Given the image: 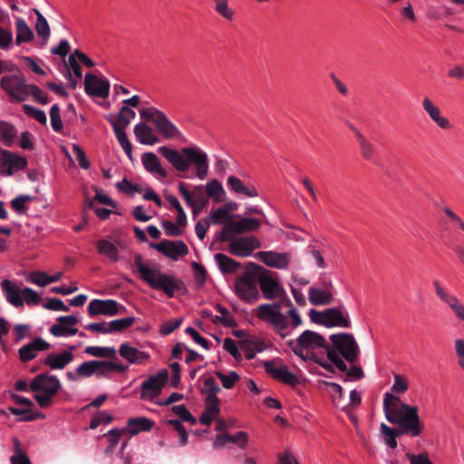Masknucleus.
<instances>
[{"instance_id":"nucleus-59","label":"nucleus","mask_w":464,"mask_h":464,"mask_svg":"<svg viewBox=\"0 0 464 464\" xmlns=\"http://www.w3.org/2000/svg\"><path fill=\"white\" fill-rule=\"evenodd\" d=\"M171 411L179 417V420L189 422L191 425L196 424L197 420L191 415L185 405H175L171 408Z\"/></svg>"},{"instance_id":"nucleus-1","label":"nucleus","mask_w":464,"mask_h":464,"mask_svg":"<svg viewBox=\"0 0 464 464\" xmlns=\"http://www.w3.org/2000/svg\"><path fill=\"white\" fill-rule=\"evenodd\" d=\"M383 411L388 421L399 425L398 430L385 423L380 426L382 441L389 448L397 447L396 438L400 435L418 437L422 433L424 425L419 416L417 406L404 403L398 396L386 392L383 397Z\"/></svg>"},{"instance_id":"nucleus-48","label":"nucleus","mask_w":464,"mask_h":464,"mask_svg":"<svg viewBox=\"0 0 464 464\" xmlns=\"http://www.w3.org/2000/svg\"><path fill=\"white\" fill-rule=\"evenodd\" d=\"M206 190L209 197L213 198L216 201L220 202L224 199L225 190L220 182L213 179L207 183Z\"/></svg>"},{"instance_id":"nucleus-55","label":"nucleus","mask_w":464,"mask_h":464,"mask_svg":"<svg viewBox=\"0 0 464 464\" xmlns=\"http://www.w3.org/2000/svg\"><path fill=\"white\" fill-rule=\"evenodd\" d=\"M409 389V382L407 379L401 374H394V382L391 388V394L396 396L395 394H402L406 392Z\"/></svg>"},{"instance_id":"nucleus-46","label":"nucleus","mask_w":464,"mask_h":464,"mask_svg":"<svg viewBox=\"0 0 464 464\" xmlns=\"http://www.w3.org/2000/svg\"><path fill=\"white\" fill-rule=\"evenodd\" d=\"M237 218L235 215H230L228 209L221 207L210 212L208 219L211 224H222L226 226L230 220Z\"/></svg>"},{"instance_id":"nucleus-15","label":"nucleus","mask_w":464,"mask_h":464,"mask_svg":"<svg viewBox=\"0 0 464 464\" xmlns=\"http://www.w3.org/2000/svg\"><path fill=\"white\" fill-rule=\"evenodd\" d=\"M26 166L27 160L24 157L7 150L0 151V174L2 176H12L25 169Z\"/></svg>"},{"instance_id":"nucleus-36","label":"nucleus","mask_w":464,"mask_h":464,"mask_svg":"<svg viewBox=\"0 0 464 464\" xmlns=\"http://www.w3.org/2000/svg\"><path fill=\"white\" fill-rule=\"evenodd\" d=\"M321 387H324V389L329 393V395L332 398L333 403L338 407V408H344V405L343 404V388L340 384L335 382H322L320 383Z\"/></svg>"},{"instance_id":"nucleus-11","label":"nucleus","mask_w":464,"mask_h":464,"mask_svg":"<svg viewBox=\"0 0 464 464\" xmlns=\"http://www.w3.org/2000/svg\"><path fill=\"white\" fill-rule=\"evenodd\" d=\"M258 286V279L250 273H246L236 280L235 292L241 300L253 304L260 299Z\"/></svg>"},{"instance_id":"nucleus-14","label":"nucleus","mask_w":464,"mask_h":464,"mask_svg":"<svg viewBox=\"0 0 464 464\" xmlns=\"http://www.w3.org/2000/svg\"><path fill=\"white\" fill-rule=\"evenodd\" d=\"M264 367L266 372L276 381L290 386H295L299 383L298 377L291 372L286 364L280 359L266 361Z\"/></svg>"},{"instance_id":"nucleus-30","label":"nucleus","mask_w":464,"mask_h":464,"mask_svg":"<svg viewBox=\"0 0 464 464\" xmlns=\"http://www.w3.org/2000/svg\"><path fill=\"white\" fill-rule=\"evenodd\" d=\"M220 412V401L218 398H205V411L199 417V421L203 425H210L216 420Z\"/></svg>"},{"instance_id":"nucleus-54","label":"nucleus","mask_w":464,"mask_h":464,"mask_svg":"<svg viewBox=\"0 0 464 464\" xmlns=\"http://www.w3.org/2000/svg\"><path fill=\"white\" fill-rule=\"evenodd\" d=\"M219 392L220 388L214 378L209 377L204 380L201 392L205 395V398H218L217 394Z\"/></svg>"},{"instance_id":"nucleus-64","label":"nucleus","mask_w":464,"mask_h":464,"mask_svg":"<svg viewBox=\"0 0 464 464\" xmlns=\"http://www.w3.org/2000/svg\"><path fill=\"white\" fill-rule=\"evenodd\" d=\"M22 295L23 302L24 301L29 305H34L40 302V296L37 292L30 287L23 289Z\"/></svg>"},{"instance_id":"nucleus-49","label":"nucleus","mask_w":464,"mask_h":464,"mask_svg":"<svg viewBox=\"0 0 464 464\" xmlns=\"http://www.w3.org/2000/svg\"><path fill=\"white\" fill-rule=\"evenodd\" d=\"M34 11L37 15V21L35 25L37 34L39 35V37L43 38L44 44H46L50 36V27L48 22L38 10Z\"/></svg>"},{"instance_id":"nucleus-57","label":"nucleus","mask_w":464,"mask_h":464,"mask_svg":"<svg viewBox=\"0 0 464 464\" xmlns=\"http://www.w3.org/2000/svg\"><path fill=\"white\" fill-rule=\"evenodd\" d=\"M13 441L15 448V454L10 459L11 464H32L27 455L21 450L18 439L14 438Z\"/></svg>"},{"instance_id":"nucleus-7","label":"nucleus","mask_w":464,"mask_h":464,"mask_svg":"<svg viewBox=\"0 0 464 464\" xmlns=\"http://www.w3.org/2000/svg\"><path fill=\"white\" fill-rule=\"evenodd\" d=\"M308 315L313 323L324 325L328 328H350L352 325L350 314L343 304L328 308L324 311L310 309Z\"/></svg>"},{"instance_id":"nucleus-23","label":"nucleus","mask_w":464,"mask_h":464,"mask_svg":"<svg viewBox=\"0 0 464 464\" xmlns=\"http://www.w3.org/2000/svg\"><path fill=\"white\" fill-rule=\"evenodd\" d=\"M96 247L98 254L105 256L110 262L116 263L124 260V258L120 256L119 250H124L125 246L120 240L112 242L106 238H101L96 242Z\"/></svg>"},{"instance_id":"nucleus-12","label":"nucleus","mask_w":464,"mask_h":464,"mask_svg":"<svg viewBox=\"0 0 464 464\" xmlns=\"http://www.w3.org/2000/svg\"><path fill=\"white\" fill-rule=\"evenodd\" d=\"M436 295L452 313L454 317L462 324L464 329V302L455 294L444 288L437 280L432 283Z\"/></svg>"},{"instance_id":"nucleus-37","label":"nucleus","mask_w":464,"mask_h":464,"mask_svg":"<svg viewBox=\"0 0 464 464\" xmlns=\"http://www.w3.org/2000/svg\"><path fill=\"white\" fill-rule=\"evenodd\" d=\"M117 119L118 118H109V121L113 128L114 133L122 150L129 157H130L132 152L131 143L128 140L125 130H123L121 126L117 122Z\"/></svg>"},{"instance_id":"nucleus-52","label":"nucleus","mask_w":464,"mask_h":464,"mask_svg":"<svg viewBox=\"0 0 464 464\" xmlns=\"http://www.w3.org/2000/svg\"><path fill=\"white\" fill-rule=\"evenodd\" d=\"M135 322V318L133 316H129L125 318H120L111 321L109 324V330H111V334L121 332L129 327H130Z\"/></svg>"},{"instance_id":"nucleus-27","label":"nucleus","mask_w":464,"mask_h":464,"mask_svg":"<svg viewBox=\"0 0 464 464\" xmlns=\"http://www.w3.org/2000/svg\"><path fill=\"white\" fill-rule=\"evenodd\" d=\"M119 353L130 364H141L150 358L148 353L137 349L129 343H123L120 345Z\"/></svg>"},{"instance_id":"nucleus-5","label":"nucleus","mask_w":464,"mask_h":464,"mask_svg":"<svg viewBox=\"0 0 464 464\" xmlns=\"http://www.w3.org/2000/svg\"><path fill=\"white\" fill-rule=\"evenodd\" d=\"M334 350H328V359L340 371H347V366L341 354L347 362L354 363L358 358L360 348L352 334H337L331 335Z\"/></svg>"},{"instance_id":"nucleus-17","label":"nucleus","mask_w":464,"mask_h":464,"mask_svg":"<svg viewBox=\"0 0 464 464\" xmlns=\"http://www.w3.org/2000/svg\"><path fill=\"white\" fill-rule=\"evenodd\" d=\"M227 251L233 256L246 257L252 255L253 251L261 246L260 241L254 236L241 237L229 240Z\"/></svg>"},{"instance_id":"nucleus-40","label":"nucleus","mask_w":464,"mask_h":464,"mask_svg":"<svg viewBox=\"0 0 464 464\" xmlns=\"http://www.w3.org/2000/svg\"><path fill=\"white\" fill-rule=\"evenodd\" d=\"M16 26V43L17 44H21L24 42H30L34 38V34L26 21L18 17L15 20Z\"/></svg>"},{"instance_id":"nucleus-20","label":"nucleus","mask_w":464,"mask_h":464,"mask_svg":"<svg viewBox=\"0 0 464 464\" xmlns=\"http://www.w3.org/2000/svg\"><path fill=\"white\" fill-rule=\"evenodd\" d=\"M258 285L264 298L266 300L283 299L286 295L279 280L270 275L259 276Z\"/></svg>"},{"instance_id":"nucleus-56","label":"nucleus","mask_w":464,"mask_h":464,"mask_svg":"<svg viewBox=\"0 0 464 464\" xmlns=\"http://www.w3.org/2000/svg\"><path fill=\"white\" fill-rule=\"evenodd\" d=\"M216 375L220 380L222 386L225 389H231L235 383L239 381V375L234 371H231L228 373L216 372Z\"/></svg>"},{"instance_id":"nucleus-43","label":"nucleus","mask_w":464,"mask_h":464,"mask_svg":"<svg viewBox=\"0 0 464 464\" xmlns=\"http://www.w3.org/2000/svg\"><path fill=\"white\" fill-rule=\"evenodd\" d=\"M153 422L146 417L131 418L128 420L130 434L135 435L140 431H148L152 428Z\"/></svg>"},{"instance_id":"nucleus-45","label":"nucleus","mask_w":464,"mask_h":464,"mask_svg":"<svg viewBox=\"0 0 464 464\" xmlns=\"http://www.w3.org/2000/svg\"><path fill=\"white\" fill-rule=\"evenodd\" d=\"M96 374L98 376H106L112 372H122L126 367L121 363L111 361H97Z\"/></svg>"},{"instance_id":"nucleus-32","label":"nucleus","mask_w":464,"mask_h":464,"mask_svg":"<svg viewBox=\"0 0 464 464\" xmlns=\"http://www.w3.org/2000/svg\"><path fill=\"white\" fill-rule=\"evenodd\" d=\"M97 361H88L79 365L74 372H67L66 377L72 382H76L81 378H88L96 374Z\"/></svg>"},{"instance_id":"nucleus-8","label":"nucleus","mask_w":464,"mask_h":464,"mask_svg":"<svg viewBox=\"0 0 464 464\" xmlns=\"http://www.w3.org/2000/svg\"><path fill=\"white\" fill-rule=\"evenodd\" d=\"M325 343L323 336L311 330L304 331L296 339L287 343L294 353L304 361L312 359L314 352L324 348Z\"/></svg>"},{"instance_id":"nucleus-9","label":"nucleus","mask_w":464,"mask_h":464,"mask_svg":"<svg viewBox=\"0 0 464 464\" xmlns=\"http://www.w3.org/2000/svg\"><path fill=\"white\" fill-rule=\"evenodd\" d=\"M133 109H137L140 116H166L170 111H161L150 101L142 100L139 95H133L122 101V106L117 116H136Z\"/></svg>"},{"instance_id":"nucleus-25","label":"nucleus","mask_w":464,"mask_h":464,"mask_svg":"<svg viewBox=\"0 0 464 464\" xmlns=\"http://www.w3.org/2000/svg\"><path fill=\"white\" fill-rule=\"evenodd\" d=\"M84 82L85 90L88 94L99 98H105L109 95L110 83L108 80L87 73Z\"/></svg>"},{"instance_id":"nucleus-31","label":"nucleus","mask_w":464,"mask_h":464,"mask_svg":"<svg viewBox=\"0 0 464 464\" xmlns=\"http://www.w3.org/2000/svg\"><path fill=\"white\" fill-rule=\"evenodd\" d=\"M228 442L237 444L240 449H245L248 443V435L245 431H238L235 435H218L213 445L215 448H221Z\"/></svg>"},{"instance_id":"nucleus-35","label":"nucleus","mask_w":464,"mask_h":464,"mask_svg":"<svg viewBox=\"0 0 464 464\" xmlns=\"http://www.w3.org/2000/svg\"><path fill=\"white\" fill-rule=\"evenodd\" d=\"M214 259L222 274H233L237 272L240 266L238 262L228 257L225 254L217 253L214 256Z\"/></svg>"},{"instance_id":"nucleus-19","label":"nucleus","mask_w":464,"mask_h":464,"mask_svg":"<svg viewBox=\"0 0 464 464\" xmlns=\"http://www.w3.org/2000/svg\"><path fill=\"white\" fill-rule=\"evenodd\" d=\"M151 246L158 252L173 261H178L181 257L188 255V247L182 240H162L152 244Z\"/></svg>"},{"instance_id":"nucleus-60","label":"nucleus","mask_w":464,"mask_h":464,"mask_svg":"<svg viewBox=\"0 0 464 464\" xmlns=\"http://www.w3.org/2000/svg\"><path fill=\"white\" fill-rule=\"evenodd\" d=\"M161 227L169 237H179L184 233L183 227L170 220H163L161 222Z\"/></svg>"},{"instance_id":"nucleus-18","label":"nucleus","mask_w":464,"mask_h":464,"mask_svg":"<svg viewBox=\"0 0 464 464\" xmlns=\"http://www.w3.org/2000/svg\"><path fill=\"white\" fill-rule=\"evenodd\" d=\"M336 295L331 280L323 282L322 285H313L308 289L309 302L314 305L330 304Z\"/></svg>"},{"instance_id":"nucleus-50","label":"nucleus","mask_w":464,"mask_h":464,"mask_svg":"<svg viewBox=\"0 0 464 464\" xmlns=\"http://www.w3.org/2000/svg\"><path fill=\"white\" fill-rule=\"evenodd\" d=\"M34 197L30 195H20L11 200V206L18 215L25 214L27 204L32 202Z\"/></svg>"},{"instance_id":"nucleus-61","label":"nucleus","mask_w":464,"mask_h":464,"mask_svg":"<svg viewBox=\"0 0 464 464\" xmlns=\"http://www.w3.org/2000/svg\"><path fill=\"white\" fill-rule=\"evenodd\" d=\"M410 464H434L427 452H420L418 454L407 452L405 454Z\"/></svg>"},{"instance_id":"nucleus-2","label":"nucleus","mask_w":464,"mask_h":464,"mask_svg":"<svg viewBox=\"0 0 464 464\" xmlns=\"http://www.w3.org/2000/svg\"><path fill=\"white\" fill-rule=\"evenodd\" d=\"M253 314L283 339L303 324L301 314L290 300L258 304Z\"/></svg>"},{"instance_id":"nucleus-42","label":"nucleus","mask_w":464,"mask_h":464,"mask_svg":"<svg viewBox=\"0 0 464 464\" xmlns=\"http://www.w3.org/2000/svg\"><path fill=\"white\" fill-rule=\"evenodd\" d=\"M17 135V130L11 123L0 121V141L10 147L13 145L14 139Z\"/></svg>"},{"instance_id":"nucleus-33","label":"nucleus","mask_w":464,"mask_h":464,"mask_svg":"<svg viewBox=\"0 0 464 464\" xmlns=\"http://www.w3.org/2000/svg\"><path fill=\"white\" fill-rule=\"evenodd\" d=\"M228 188L237 194H243L249 198H255L258 196L256 188L253 186H246L244 183L235 176H229L227 179Z\"/></svg>"},{"instance_id":"nucleus-24","label":"nucleus","mask_w":464,"mask_h":464,"mask_svg":"<svg viewBox=\"0 0 464 464\" xmlns=\"http://www.w3.org/2000/svg\"><path fill=\"white\" fill-rule=\"evenodd\" d=\"M256 256L269 267L286 269L291 261L290 253H277L275 251H259Z\"/></svg>"},{"instance_id":"nucleus-51","label":"nucleus","mask_w":464,"mask_h":464,"mask_svg":"<svg viewBox=\"0 0 464 464\" xmlns=\"http://www.w3.org/2000/svg\"><path fill=\"white\" fill-rule=\"evenodd\" d=\"M215 3L214 9L220 16L231 21L234 18V11L228 5V0H212Z\"/></svg>"},{"instance_id":"nucleus-22","label":"nucleus","mask_w":464,"mask_h":464,"mask_svg":"<svg viewBox=\"0 0 464 464\" xmlns=\"http://www.w3.org/2000/svg\"><path fill=\"white\" fill-rule=\"evenodd\" d=\"M57 323L50 327V333L54 337H69L78 334L76 324L79 318L76 315L59 316Z\"/></svg>"},{"instance_id":"nucleus-41","label":"nucleus","mask_w":464,"mask_h":464,"mask_svg":"<svg viewBox=\"0 0 464 464\" xmlns=\"http://www.w3.org/2000/svg\"><path fill=\"white\" fill-rule=\"evenodd\" d=\"M67 67L68 68L64 75L70 81L72 87L74 89L76 87L77 81L82 78V68L79 65L77 59H74V55L69 56Z\"/></svg>"},{"instance_id":"nucleus-63","label":"nucleus","mask_w":464,"mask_h":464,"mask_svg":"<svg viewBox=\"0 0 464 464\" xmlns=\"http://www.w3.org/2000/svg\"><path fill=\"white\" fill-rule=\"evenodd\" d=\"M454 352L459 366L464 371V339L457 338L454 341Z\"/></svg>"},{"instance_id":"nucleus-38","label":"nucleus","mask_w":464,"mask_h":464,"mask_svg":"<svg viewBox=\"0 0 464 464\" xmlns=\"http://www.w3.org/2000/svg\"><path fill=\"white\" fill-rule=\"evenodd\" d=\"M154 123L158 130L167 139H174L179 136L178 128L168 118H154Z\"/></svg>"},{"instance_id":"nucleus-4","label":"nucleus","mask_w":464,"mask_h":464,"mask_svg":"<svg viewBox=\"0 0 464 464\" xmlns=\"http://www.w3.org/2000/svg\"><path fill=\"white\" fill-rule=\"evenodd\" d=\"M134 266L140 278L152 289L164 292L169 297H173L176 290L179 288L181 281L175 276L162 273L157 266H150L144 262L143 256L137 254L134 256Z\"/></svg>"},{"instance_id":"nucleus-62","label":"nucleus","mask_w":464,"mask_h":464,"mask_svg":"<svg viewBox=\"0 0 464 464\" xmlns=\"http://www.w3.org/2000/svg\"><path fill=\"white\" fill-rule=\"evenodd\" d=\"M28 281L38 286H45L50 284L49 276L44 272L39 271L31 273Z\"/></svg>"},{"instance_id":"nucleus-21","label":"nucleus","mask_w":464,"mask_h":464,"mask_svg":"<svg viewBox=\"0 0 464 464\" xmlns=\"http://www.w3.org/2000/svg\"><path fill=\"white\" fill-rule=\"evenodd\" d=\"M122 310H125V307L113 299H93L88 304V313L91 316L99 314L114 316Z\"/></svg>"},{"instance_id":"nucleus-13","label":"nucleus","mask_w":464,"mask_h":464,"mask_svg":"<svg viewBox=\"0 0 464 464\" xmlns=\"http://www.w3.org/2000/svg\"><path fill=\"white\" fill-rule=\"evenodd\" d=\"M169 372L162 369L154 375H150L140 386V398L151 401L158 397L168 381Z\"/></svg>"},{"instance_id":"nucleus-26","label":"nucleus","mask_w":464,"mask_h":464,"mask_svg":"<svg viewBox=\"0 0 464 464\" xmlns=\"http://www.w3.org/2000/svg\"><path fill=\"white\" fill-rule=\"evenodd\" d=\"M74 349L75 346H72L69 350H63L61 353H52L45 357L44 363L52 370H63L73 361Z\"/></svg>"},{"instance_id":"nucleus-34","label":"nucleus","mask_w":464,"mask_h":464,"mask_svg":"<svg viewBox=\"0 0 464 464\" xmlns=\"http://www.w3.org/2000/svg\"><path fill=\"white\" fill-rule=\"evenodd\" d=\"M134 134L141 144L154 145L158 142V138L152 129L144 123H138L135 126Z\"/></svg>"},{"instance_id":"nucleus-10","label":"nucleus","mask_w":464,"mask_h":464,"mask_svg":"<svg viewBox=\"0 0 464 464\" xmlns=\"http://www.w3.org/2000/svg\"><path fill=\"white\" fill-rule=\"evenodd\" d=\"M261 226V222L254 218H233L222 227L218 234V238L221 241L232 240L236 236L247 232L256 231Z\"/></svg>"},{"instance_id":"nucleus-16","label":"nucleus","mask_w":464,"mask_h":464,"mask_svg":"<svg viewBox=\"0 0 464 464\" xmlns=\"http://www.w3.org/2000/svg\"><path fill=\"white\" fill-rule=\"evenodd\" d=\"M28 85L20 75H5L1 86L12 100L24 101L28 96Z\"/></svg>"},{"instance_id":"nucleus-28","label":"nucleus","mask_w":464,"mask_h":464,"mask_svg":"<svg viewBox=\"0 0 464 464\" xmlns=\"http://www.w3.org/2000/svg\"><path fill=\"white\" fill-rule=\"evenodd\" d=\"M1 288L9 304L14 307L24 305L22 291L17 285L8 279H4L1 282Z\"/></svg>"},{"instance_id":"nucleus-6","label":"nucleus","mask_w":464,"mask_h":464,"mask_svg":"<svg viewBox=\"0 0 464 464\" xmlns=\"http://www.w3.org/2000/svg\"><path fill=\"white\" fill-rule=\"evenodd\" d=\"M29 388L38 405L44 409L53 404V398L62 389V383L54 375L41 373L31 381Z\"/></svg>"},{"instance_id":"nucleus-53","label":"nucleus","mask_w":464,"mask_h":464,"mask_svg":"<svg viewBox=\"0 0 464 464\" xmlns=\"http://www.w3.org/2000/svg\"><path fill=\"white\" fill-rule=\"evenodd\" d=\"M9 411L12 414L20 417V420L23 421H32L36 419L44 417V414L33 412L31 410L28 409L24 410L15 407H10Z\"/></svg>"},{"instance_id":"nucleus-44","label":"nucleus","mask_w":464,"mask_h":464,"mask_svg":"<svg viewBox=\"0 0 464 464\" xmlns=\"http://www.w3.org/2000/svg\"><path fill=\"white\" fill-rule=\"evenodd\" d=\"M348 125L356 136V139L361 147V154L362 158L365 160H371L374 152L372 144L364 138V136L358 130V129L351 124Z\"/></svg>"},{"instance_id":"nucleus-29","label":"nucleus","mask_w":464,"mask_h":464,"mask_svg":"<svg viewBox=\"0 0 464 464\" xmlns=\"http://www.w3.org/2000/svg\"><path fill=\"white\" fill-rule=\"evenodd\" d=\"M49 346L50 344L43 338H37L19 349L20 359L23 362H28L34 359L38 352L45 351Z\"/></svg>"},{"instance_id":"nucleus-39","label":"nucleus","mask_w":464,"mask_h":464,"mask_svg":"<svg viewBox=\"0 0 464 464\" xmlns=\"http://www.w3.org/2000/svg\"><path fill=\"white\" fill-rule=\"evenodd\" d=\"M142 163L149 172L157 173L161 177L167 176V171L161 167L160 160L154 153L148 152L143 154Z\"/></svg>"},{"instance_id":"nucleus-3","label":"nucleus","mask_w":464,"mask_h":464,"mask_svg":"<svg viewBox=\"0 0 464 464\" xmlns=\"http://www.w3.org/2000/svg\"><path fill=\"white\" fill-rule=\"evenodd\" d=\"M159 152L179 171H187L190 165L196 168L197 177L204 180L208 176V154L198 147H185L181 151L169 147L159 148Z\"/></svg>"},{"instance_id":"nucleus-58","label":"nucleus","mask_w":464,"mask_h":464,"mask_svg":"<svg viewBox=\"0 0 464 464\" xmlns=\"http://www.w3.org/2000/svg\"><path fill=\"white\" fill-rule=\"evenodd\" d=\"M84 353L93 357H106L115 354L116 351L111 347L88 346Z\"/></svg>"},{"instance_id":"nucleus-47","label":"nucleus","mask_w":464,"mask_h":464,"mask_svg":"<svg viewBox=\"0 0 464 464\" xmlns=\"http://www.w3.org/2000/svg\"><path fill=\"white\" fill-rule=\"evenodd\" d=\"M216 310L220 314V315H217L213 318V322L215 324H220L224 326H233L235 324L233 315L225 306L217 304Z\"/></svg>"}]
</instances>
